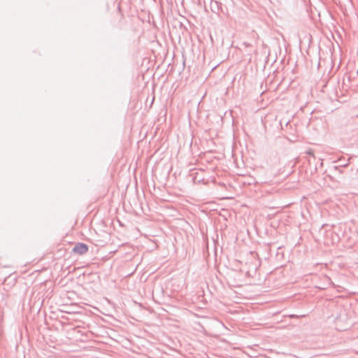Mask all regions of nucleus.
<instances>
[{
    "label": "nucleus",
    "instance_id": "f257e3e1",
    "mask_svg": "<svg viewBox=\"0 0 358 358\" xmlns=\"http://www.w3.org/2000/svg\"><path fill=\"white\" fill-rule=\"evenodd\" d=\"M88 251V246L83 243H77L73 248V252L78 255H84Z\"/></svg>",
    "mask_w": 358,
    "mask_h": 358
},
{
    "label": "nucleus",
    "instance_id": "f03ea898",
    "mask_svg": "<svg viewBox=\"0 0 358 358\" xmlns=\"http://www.w3.org/2000/svg\"><path fill=\"white\" fill-rule=\"evenodd\" d=\"M210 8L211 10L215 13H218L220 10V3L217 1L211 0L210 2Z\"/></svg>",
    "mask_w": 358,
    "mask_h": 358
},
{
    "label": "nucleus",
    "instance_id": "7ed1b4c3",
    "mask_svg": "<svg viewBox=\"0 0 358 358\" xmlns=\"http://www.w3.org/2000/svg\"><path fill=\"white\" fill-rule=\"evenodd\" d=\"M348 164H349V159L347 160V162L345 164H341L338 166H334V169L336 171H338L339 173H342L343 171L341 169V167H345L348 165Z\"/></svg>",
    "mask_w": 358,
    "mask_h": 358
},
{
    "label": "nucleus",
    "instance_id": "20e7f679",
    "mask_svg": "<svg viewBox=\"0 0 358 358\" xmlns=\"http://www.w3.org/2000/svg\"><path fill=\"white\" fill-rule=\"evenodd\" d=\"M243 45H244L245 48H249L251 46V44L248 42H243Z\"/></svg>",
    "mask_w": 358,
    "mask_h": 358
},
{
    "label": "nucleus",
    "instance_id": "39448f33",
    "mask_svg": "<svg viewBox=\"0 0 358 358\" xmlns=\"http://www.w3.org/2000/svg\"><path fill=\"white\" fill-rule=\"evenodd\" d=\"M306 153H307L308 155H313V151H311V150L307 151V152H306Z\"/></svg>",
    "mask_w": 358,
    "mask_h": 358
}]
</instances>
